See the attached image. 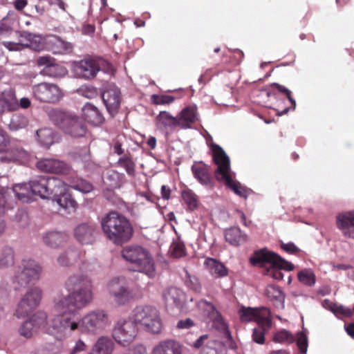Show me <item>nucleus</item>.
<instances>
[{
	"label": "nucleus",
	"instance_id": "nucleus-1",
	"mask_svg": "<svg viewBox=\"0 0 354 354\" xmlns=\"http://www.w3.org/2000/svg\"><path fill=\"white\" fill-rule=\"evenodd\" d=\"M65 287L69 292L67 296L55 299L59 310L73 309L75 311L88 306L93 300V281L87 275L75 274L69 277Z\"/></svg>",
	"mask_w": 354,
	"mask_h": 354
},
{
	"label": "nucleus",
	"instance_id": "nucleus-2",
	"mask_svg": "<svg viewBox=\"0 0 354 354\" xmlns=\"http://www.w3.org/2000/svg\"><path fill=\"white\" fill-rule=\"evenodd\" d=\"M209 147L212 151L213 161L217 165V169L214 172L216 180L223 183L236 195L247 198L250 194V190L242 186L240 183L233 180L231 175L230 160L223 149L218 145L213 142Z\"/></svg>",
	"mask_w": 354,
	"mask_h": 354
},
{
	"label": "nucleus",
	"instance_id": "nucleus-3",
	"mask_svg": "<svg viewBox=\"0 0 354 354\" xmlns=\"http://www.w3.org/2000/svg\"><path fill=\"white\" fill-rule=\"evenodd\" d=\"M101 226L106 237L116 245L129 241L133 234L129 220L116 211L106 214L102 218Z\"/></svg>",
	"mask_w": 354,
	"mask_h": 354
},
{
	"label": "nucleus",
	"instance_id": "nucleus-4",
	"mask_svg": "<svg viewBox=\"0 0 354 354\" xmlns=\"http://www.w3.org/2000/svg\"><path fill=\"white\" fill-rule=\"evenodd\" d=\"M13 21L8 17H4L0 22V38L12 35L14 40L3 41V45L10 51L21 50L26 47H30L35 50L42 48L41 37L26 31H14Z\"/></svg>",
	"mask_w": 354,
	"mask_h": 354
},
{
	"label": "nucleus",
	"instance_id": "nucleus-5",
	"mask_svg": "<svg viewBox=\"0 0 354 354\" xmlns=\"http://www.w3.org/2000/svg\"><path fill=\"white\" fill-rule=\"evenodd\" d=\"M55 310L59 314L53 319H47V326L44 327L46 333L65 338L73 331H80V319L77 317V312L73 309L59 310L55 301Z\"/></svg>",
	"mask_w": 354,
	"mask_h": 354
},
{
	"label": "nucleus",
	"instance_id": "nucleus-6",
	"mask_svg": "<svg viewBox=\"0 0 354 354\" xmlns=\"http://www.w3.org/2000/svg\"><path fill=\"white\" fill-rule=\"evenodd\" d=\"M250 263L254 266L266 267V274L277 280H281L283 277L281 270L291 271L294 269L292 263L266 249L255 252L250 258Z\"/></svg>",
	"mask_w": 354,
	"mask_h": 354
},
{
	"label": "nucleus",
	"instance_id": "nucleus-7",
	"mask_svg": "<svg viewBox=\"0 0 354 354\" xmlns=\"http://www.w3.org/2000/svg\"><path fill=\"white\" fill-rule=\"evenodd\" d=\"M122 257L129 262L134 271L145 273L149 277L155 275V266L149 252L139 245H130L122 250Z\"/></svg>",
	"mask_w": 354,
	"mask_h": 354
},
{
	"label": "nucleus",
	"instance_id": "nucleus-8",
	"mask_svg": "<svg viewBox=\"0 0 354 354\" xmlns=\"http://www.w3.org/2000/svg\"><path fill=\"white\" fill-rule=\"evenodd\" d=\"M42 268L33 259H24L17 266L12 279L15 289L25 288L40 278Z\"/></svg>",
	"mask_w": 354,
	"mask_h": 354
},
{
	"label": "nucleus",
	"instance_id": "nucleus-9",
	"mask_svg": "<svg viewBox=\"0 0 354 354\" xmlns=\"http://www.w3.org/2000/svg\"><path fill=\"white\" fill-rule=\"evenodd\" d=\"M134 323L144 326L145 330L153 333H158L162 328L158 310L151 306H137L131 316Z\"/></svg>",
	"mask_w": 354,
	"mask_h": 354
},
{
	"label": "nucleus",
	"instance_id": "nucleus-10",
	"mask_svg": "<svg viewBox=\"0 0 354 354\" xmlns=\"http://www.w3.org/2000/svg\"><path fill=\"white\" fill-rule=\"evenodd\" d=\"M108 313L102 309L91 310L80 319V332L84 334L97 335L110 324Z\"/></svg>",
	"mask_w": 354,
	"mask_h": 354
},
{
	"label": "nucleus",
	"instance_id": "nucleus-11",
	"mask_svg": "<svg viewBox=\"0 0 354 354\" xmlns=\"http://www.w3.org/2000/svg\"><path fill=\"white\" fill-rule=\"evenodd\" d=\"M68 187L84 193L90 192L93 189L92 185L82 179H79L76 182H72L68 185L59 178L48 176L46 198H52L56 201L57 198L68 190Z\"/></svg>",
	"mask_w": 354,
	"mask_h": 354
},
{
	"label": "nucleus",
	"instance_id": "nucleus-12",
	"mask_svg": "<svg viewBox=\"0 0 354 354\" xmlns=\"http://www.w3.org/2000/svg\"><path fill=\"white\" fill-rule=\"evenodd\" d=\"M138 332V326L129 317L118 321L113 330V337L115 341L122 346H129L136 338Z\"/></svg>",
	"mask_w": 354,
	"mask_h": 354
},
{
	"label": "nucleus",
	"instance_id": "nucleus-13",
	"mask_svg": "<svg viewBox=\"0 0 354 354\" xmlns=\"http://www.w3.org/2000/svg\"><path fill=\"white\" fill-rule=\"evenodd\" d=\"M35 99L46 104L58 103L64 97V92L58 85L50 82H41L32 86Z\"/></svg>",
	"mask_w": 354,
	"mask_h": 354
},
{
	"label": "nucleus",
	"instance_id": "nucleus-14",
	"mask_svg": "<svg viewBox=\"0 0 354 354\" xmlns=\"http://www.w3.org/2000/svg\"><path fill=\"white\" fill-rule=\"evenodd\" d=\"M46 326H47V315L44 312L39 311L21 325L19 328V333L21 336L29 339L33 336L37 330L46 333L44 329Z\"/></svg>",
	"mask_w": 354,
	"mask_h": 354
},
{
	"label": "nucleus",
	"instance_id": "nucleus-15",
	"mask_svg": "<svg viewBox=\"0 0 354 354\" xmlns=\"http://www.w3.org/2000/svg\"><path fill=\"white\" fill-rule=\"evenodd\" d=\"M107 290L110 296L118 305H124L132 298V294L123 280L114 277L107 283Z\"/></svg>",
	"mask_w": 354,
	"mask_h": 354
},
{
	"label": "nucleus",
	"instance_id": "nucleus-16",
	"mask_svg": "<svg viewBox=\"0 0 354 354\" xmlns=\"http://www.w3.org/2000/svg\"><path fill=\"white\" fill-rule=\"evenodd\" d=\"M42 292L40 288L35 287L28 290L20 301L16 313L18 317L27 316L40 303Z\"/></svg>",
	"mask_w": 354,
	"mask_h": 354
},
{
	"label": "nucleus",
	"instance_id": "nucleus-17",
	"mask_svg": "<svg viewBox=\"0 0 354 354\" xmlns=\"http://www.w3.org/2000/svg\"><path fill=\"white\" fill-rule=\"evenodd\" d=\"M193 347L201 348L200 354H226V348L223 342L209 339V335L199 337L193 344Z\"/></svg>",
	"mask_w": 354,
	"mask_h": 354
},
{
	"label": "nucleus",
	"instance_id": "nucleus-18",
	"mask_svg": "<svg viewBox=\"0 0 354 354\" xmlns=\"http://www.w3.org/2000/svg\"><path fill=\"white\" fill-rule=\"evenodd\" d=\"M102 98L107 111L114 116L119 111L121 103V92L114 84H109L102 94Z\"/></svg>",
	"mask_w": 354,
	"mask_h": 354
},
{
	"label": "nucleus",
	"instance_id": "nucleus-19",
	"mask_svg": "<svg viewBox=\"0 0 354 354\" xmlns=\"http://www.w3.org/2000/svg\"><path fill=\"white\" fill-rule=\"evenodd\" d=\"M239 315L242 322H255L257 324L271 317L270 310L266 307L241 306L239 310Z\"/></svg>",
	"mask_w": 354,
	"mask_h": 354
},
{
	"label": "nucleus",
	"instance_id": "nucleus-20",
	"mask_svg": "<svg viewBox=\"0 0 354 354\" xmlns=\"http://www.w3.org/2000/svg\"><path fill=\"white\" fill-rule=\"evenodd\" d=\"M36 166L42 172L56 174H68L71 167L65 162L56 158H43L38 160Z\"/></svg>",
	"mask_w": 354,
	"mask_h": 354
},
{
	"label": "nucleus",
	"instance_id": "nucleus-21",
	"mask_svg": "<svg viewBox=\"0 0 354 354\" xmlns=\"http://www.w3.org/2000/svg\"><path fill=\"white\" fill-rule=\"evenodd\" d=\"M194 177L203 185L213 188L216 177L212 175L211 167L203 162H196L192 166Z\"/></svg>",
	"mask_w": 354,
	"mask_h": 354
},
{
	"label": "nucleus",
	"instance_id": "nucleus-22",
	"mask_svg": "<svg viewBox=\"0 0 354 354\" xmlns=\"http://www.w3.org/2000/svg\"><path fill=\"white\" fill-rule=\"evenodd\" d=\"M100 62L101 61L93 59H82L76 66V73L80 77L93 79L100 70Z\"/></svg>",
	"mask_w": 354,
	"mask_h": 354
},
{
	"label": "nucleus",
	"instance_id": "nucleus-23",
	"mask_svg": "<svg viewBox=\"0 0 354 354\" xmlns=\"http://www.w3.org/2000/svg\"><path fill=\"white\" fill-rule=\"evenodd\" d=\"M47 49L55 55H67L72 53L73 45L60 37L50 35L46 38Z\"/></svg>",
	"mask_w": 354,
	"mask_h": 354
},
{
	"label": "nucleus",
	"instance_id": "nucleus-24",
	"mask_svg": "<svg viewBox=\"0 0 354 354\" xmlns=\"http://www.w3.org/2000/svg\"><path fill=\"white\" fill-rule=\"evenodd\" d=\"M96 225L92 223H82L74 229V237L82 244H91L95 240Z\"/></svg>",
	"mask_w": 354,
	"mask_h": 354
},
{
	"label": "nucleus",
	"instance_id": "nucleus-25",
	"mask_svg": "<svg viewBox=\"0 0 354 354\" xmlns=\"http://www.w3.org/2000/svg\"><path fill=\"white\" fill-rule=\"evenodd\" d=\"M337 226L344 236L354 239V213L339 214L336 219Z\"/></svg>",
	"mask_w": 354,
	"mask_h": 354
},
{
	"label": "nucleus",
	"instance_id": "nucleus-26",
	"mask_svg": "<svg viewBox=\"0 0 354 354\" xmlns=\"http://www.w3.org/2000/svg\"><path fill=\"white\" fill-rule=\"evenodd\" d=\"M183 346L176 340L168 339L160 342L153 350L152 354H182Z\"/></svg>",
	"mask_w": 354,
	"mask_h": 354
},
{
	"label": "nucleus",
	"instance_id": "nucleus-27",
	"mask_svg": "<svg viewBox=\"0 0 354 354\" xmlns=\"http://www.w3.org/2000/svg\"><path fill=\"white\" fill-rule=\"evenodd\" d=\"M69 235L65 232L51 231L44 234L42 239L45 245L52 248L64 246L69 241Z\"/></svg>",
	"mask_w": 354,
	"mask_h": 354
},
{
	"label": "nucleus",
	"instance_id": "nucleus-28",
	"mask_svg": "<svg viewBox=\"0 0 354 354\" xmlns=\"http://www.w3.org/2000/svg\"><path fill=\"white\" fill-rule=\"evenodd\" d=\"M179 128L189 129L198 120L197 108L196 106H188L184 108L178 115Z\"/></svg>",
	"mask_w": 354,
	"mask_h": 354
},
{
	"label": "nucleus",
	"instance_id": "nucleus-29",
	"mask_svg": "<svg viewBox=\"0 0 354 354\" xmlns=\"http://www.w3.org/2000/svg\"><path fill=\"white\" fill-rule=\"evenodd\" d=\"M19 107L15 92L12 88H8L0 93V115L5 111H12Z\"/></svg>",
	"mask_w": 354,
	"mask_h": 354
},
{
	"label": "nucleus",
	"instance_id": "nucleus-30",
	"mask_svg": "<svg viewBox=\"0 0 354 354\" xmlns=\"http://www.w3.org/2000/svg\"><path fill=\"white\" fill-rule=\"evenodd\" d=\"M162 297L167 304L179 306L185 300V294L180 288L171 286L163 291Z\"/></svg>",
	"mask_w": 354,
	"mask_h": 354
},
{
	"label": "nucleus",
	"instance_id": "nucleus-31",
	"mask_svg": "<svg viewBox=\"0 0 354 354\" xmlns=\"http://www.w3.org/2000/svg\"><path fill=\"white\" fill-rule=\"evenodd\" d=\"M82 117L88 123L95 126L102 124L104 121L102 114L91 103H86L82 108Z\"/></svg>",
	"mask_w": 354,
	"mask_h": 354
},
{
	"label": "nucleus",
	"instance_id": "nucleus-32",
	"mask_svg": "<svg viewBox=\"0 0 354 354\" xmlns=\"http://www.w3.org/2000/svg\"><path fill=\"white\" fill-rule=\"evenodd\" d=\"M48 117L50 121L59 129L64 131L66 125L70 122L72 114L57 109H53L48 111Z\"/></svg>",
	"mask_w": 354,
	"mask_h": 354
},
{
	"label": "nucleus",
	"instance_id": "nucleus-33",
	"mask_svg": "<svg viewBox=\"0 0 354 354\" xmlns=\"http://www.w3.org/2000/svg\"><path fill=\"white\" fill-rule=\"evenodd\" d=\"M258 326L252 330V340L258 344L265 343V335L270 330L272 326L271 317L257 324Z\"/></svg>",
	"mask_w": 354,
	"mask_h": 354
},
{
	"label": "nucleus",
	"instance_id": "nucleus-34",
	"mask_svg": "<svg viewBox=\"0 0 354 354\" xmlns=\"http://www.w3.org/2000/svg\"><path fill=\"white\" fill-rule=\"evenodd\" d=\"M64 131L73 137H82L85 135L86 129L80 119L72 115Z\"/></svg>",
	"mask_w": 354,
	"mask_h": 354
},
{
	"label": "nucleus",
	"instance_id": "nucleus-35",
	"mask_svg": "<svg viewBox=\"0 0 354 354\" xmlns=\"http://www.w3.org/2000/svg\"><path fill=\"white\" fill-rule=\"evenodd\" d=\"M125 176L115 170H108L104 175L103 182L106 187L120 188L125 183Z\"/></svg>",
	"mask_w": 354,
	"mask_h": 354
},
{
	"label": "nucleus",
	"instance_id": "nucleus-36",
	"mask_svg": "<svg viewBox=\"0 0 354 354\" xmlns=\"http://www.w3.org/2000/svg\"><path fill=\"white\" fill-rule=\"evenodd\" d=\"M48 178V176H38L29 182L32 194L38 195L42 198H46Z\"/></svg>",
	"mask_w": 354,
	"mask_h": 354
},
{
	"label": "nucleus",
	"instance_id": "nucleus-37",
	"mask_svg": "<svg viewBox=\"0 0 354 354\" xmlns=\"http://www.w3.org/2000/svg\"><path fill=\"white\" fill-rule=\"evenodd\" d=\"M80 257V252L74 248H68L57 257L60 266L68 267L75 264Z\"/></svg>",
	"mask_w": 354,
	"mask_h": 354
},
{
	"label": "nucleus",
	"instance_id": "nucleus-38",
	"mask_svg": "<svg viewBox=\"0 0 354 354\" xmlns=\"http://www.w3.org/2000/svg\"><path fill=\"white\" fill-rule=\"evenodd\" d=\"M225 241L230 245L237 246L246 241L247 236L239 227H231L225 232Z\"/></svg>",
	"mask_w": 354,
	"mask_h": 354
},
{
	"label": "nucleus",
	"instance_id": "nucleus-39",
	"mask_svg": "<svg viewBox=\"0 0 354 354\" xmlns=\"http://www.w3.org/2000/svg\"><path fill=\"white\" fill-rule=\"evenodd\" d=\"M113 350L112 340L106 337H100L89 354H111Z\"/></svg>",
	"mask_w": 354,
	"mask_h": 354
},
{
	"label": "nucleus",
	"instance_id": "nucleus-40",
	"mask_svg": "<svg viewBox=\"0 0 354 354\" xmlns=\"http://www.w3.org/2000/svg\"><path fill=\"white\" fill-rule=\"evenodd\" d=\"M204 265L210 273L216 277H223L227 275V269L225 266L212 258H207Z\"/></svg>",
	"mask_w": 354,
	"mask_h": 354
},
{
	"label": "nucleus",
	"instance_id": "nucleus-41",
	"mask_svg": "<svg viewBox=\"0 0 354 354\" xmlns=\"http://www.w3.org/2000/svg\"><path fill=\"white\" fill-rule=\"evenodd\" d=\"M156 120L165 129L173 131L177 127L179 128L177 115L173 117L167 111H160L156 117Z\"/></svg>",
	"mask_w": 354,
	"mask_h": 354
},
{
	"label": "nucleus",
	"instance_id": "nucleus-42",
	"mask_svg": "<svg viewBox=\"0 0 354 354\" xmlns=\"http://www.w3.org/2000/svg\"><path fill=\"white\" fill-rule=\"evenodd\" d=\"M55 201L60 207L64 209L68 214L75 212L78 207L77 203L72 197L71 194L68 192V191L57 198Z\"/></svg>",
	"mask_w": 354,
	"mask_h": 354
},
{
	"label": "nucleus",
	"instance_id": "nucleus-43",
	"mask_svg": "<svg viewBox=\"0 0 354 354\" xmlns=\"http://www.w3.org/2000/svg\"><path fill=\"white\" fill-rule=\"evenodd\" d=\"M15 196L21 201L29 203L31 201L32 192L28 184H17L12 188Z\"/></svg>",
	"mask_w": 354,
	"mask_h": 354
},
{
	"label": "nucleus",
	"instance_id": "nucleus-44",
	"mask_svg": "<svg viewBox=\"0 0 354 354\" xmlns=\"http://www.w3.org/2000/svg\"><path fill=\"white\" fill-rule=\"evenodd\" d=\"M66 71V69L64 66L58 64L55 61L50 67L44 68L41 71V74L50 77L57 78L65 75Z\"/></svg>",
	"mask_w": 354,
	"mask_h": 354
},
{
	"label": "nucleus",
	"instance_id": "nucleus-45",
	"mask_svg": "<svg viewBox=\"0 0 354 354\" xmlns=\"http://www.w3.org/2000/svg\"><path fill=\"white\" fill-rule=\"evenodd\" d=\"M36 134L38 141L46 147H49L54 142L53 131L50 128L38 129Z\"/></svg>",
	"mask_w": 354,
	"mask_h": 354
},
{
	"label": "nucleus",
	"instance_id": "nucleus-46",
	"mask_svg": "<svg viewBox=\"0 0 354 354\" xmlns=\"http://www.w3.org/2000/svg\"><path fill=\"white\" fill-rule=\"evenodd\" d=\"M15 261V254L12 248L5 246L0 252V268L12 266Z\"/></svg>",
	"mask_w": 354,
	"mask_h": 354
},
{
	"label": "nucleus",
	"instance_id": "nucleus-47",
	"mask_svg": "<svg viewBox=\"0 0 354 354\" xmlns=\"http://www.w3.org/2000/svg\"><path fill=\"white\" fill-rule=\"evenodd\" d=\"M118 164L125 169L129 176H134L136 175V163L130 156H124L120 158Z\"/></svg>",
	"mask_w": 354,
	"mask_h": 354
},
{
	"label": "nucleus",
	"instance_id": "nucleus-48",
	"mask_svg": "<svg viewBox=\"0 0 354 354\" xmlns=\"http://www.w3.org/2000/svg\"><path fill=\"white\" fill-rule=\"evenodd\" d=\"M63 344L61 339H54L53 342H46L42 346L44 354H59L62 352Z\"/></svg>",
	"mask_w": 354,
	"mask_h": 354
},
{
	"label": "nucleus",
	"instance_id": "nucleus-49",
	"mask_svg": "<svg viewBox=\"0 0 354 354\" xmlns=\"http://www.w3.org/2000/svg\"><path fill=\"white\" fill-rule=\"evenodd\" d=\"M182 198L189 210L193 211L198 207V201L197 196L192 190L183 191Z\"/></svg>",
	"mask_w": 354,
	"mask_h": 354
},
{
	"label": "nucleus",
	"instance_id": "nucleus-50",
	"mask_svg": "<svg viewBox=\"0 0 354 354\" xmlns=\"http://www.w3.org/2000/svg\"><path fill=\"white\" fill-rule=\"evenodd\" d=\"M297 277L299 281L306 286H313L316 281L315 274L310 269L301 270L298 272Z\"/></svg>",
	"mask_w": 354,
	"mask_h": 354
},
{
	"label": "nucleus",
	"instance_id": "nucleus-51",
	"mask_svg": "<svg viewBox=\"0 0 354 354\" xmlns=\"http://www.w3.org/2000/svg\"><path fill=\"white\" fill-rule=\"evenodd\" d=\"M273 86L281 93L285 94L287 97V98L288 99L289 102H290L291 104V107L290 109L292 110H295V106H296V102L295 100L292 98V95H291V92L288 89L286 88L285 86H282V85H280L277 83H274L273 84ZM290 110V108H285L284 109H283L282 111H278L277 112V115H285Z\"/></svg>",
	"mask_w": 354,
	"mask_h": 354
},
{
	"label": "nucleus",
	"instance_id": "nucleus-52",
	"mask_svg": "<svg viewBox=\"0 0 354 354\" xmlns=\"http://www.w3.org/2000/svg\"><path fill=\"white\" fill-rule=\"evenodd\" d=\"M266 295L272 301H283L284 296L283 292L279 286L274 285H269L266 287L265 291Z\"/></svg>",
	"mask_w": 354,
	"mask_h": 354
},
{
	"label": "nucleus",
	"instance_id": "nucleus-53",
	"mask_svg": "<svg viewBox=\"0 0 354 354\" xmlns=\"http://www.w3.org/2000/svg\"><path fill=\"white\" fill-rule=\"evenodd\" d=\"M272 340L277 343L290 344L294 342L295 339L289 331L282 329L274 333Z\"/></svg>",
	"mask_w": 354,
	"mask_h": 354
},
{
	"label": "nucleus",
	"instance_id": "nucleus-54",
	"mask_svg": "<svg viewBox=\"0 0 354 354\" xmlns=\"http://www.w3.org/2000/svg\"><path fill=\"white\" fill-rule=\"evenodd\" d=\"M27 124V119L24 116L15 115L11 119L10 128L12 130H18L26 127Z\"/></svg>",
	"mask_w": 354,
	"mask_h": 354
},
{
	"label": "nucleus",
	"instance_id": "nucleus-55",
	"mask_svg": "<svg viewBox=\"0 0 354 354\" xmlns=\"http://www.w3.org/2000/svg\"><path fill=\"white\" fill-rule=\"evenodd\" d=\"M174 97L168 95H153L151 102L156 105L169 104L174 101Z\"/></svg>",
	"mask_w": 354,
	"mask_h": 354
},
{
	"label": "nucleus",
	"instance_id": "nucleus-56",
	"mask_svg": "<svg viewBox=\"0 0 354 354\" xmlns=\"http://www.w3.org/2000/svg\"><path fill=\"white\" fill-rule=\"evenodd\" d=\"M331 310L336 315H340L344 317H351L353 315L352 309L342 305L333 304L331 307Z\"/></svg>",
	"mask_w": 354,
	"mask_h": 354
},
{
	"label": "nucleus",
	"instance_id": "nucleus-57",
	"mask_svg": "<svg viewBox=\"0 0 354 354\" xmlns=\"http://www.w3.org/2000/svg\"><path fill=\"white\" fill-rule=\"evenodd\" d=\"M297 345L301 353L306 354L308 348V339L303 332L299 333L297 335Z\"/></svg>",
	"mask_w": 354,
	"mask_h": 354
},
{
	"label": "nucleus",
	"instance_id": "nucleus-58",
	"mask_svg": "<svg viewBox=\"0 0 354 354\" xmlns=\"http://www.w3.org/2000/svg\"><path fill=\"white\" fill-rule=\"evenodd\" d=\"M82 95L87 98L92 99L96 97L98 94L96 88L92 86H84L80 88Z\"/></svg>",
	"mask_w": 354,
	"mask_h": 354
},
{
	"label": "nucleus",
	"instance_id": "nucleus-59",
	"mask_svg": "<svg viewBox=\"0 0 354 354\" xmlns=\"http://www.w3.org/2000/svg\"><path fill=\"white\" fill-rule=\"evenodd\" d=\"M55 59L50 55L39 57L36 60V64L38 66H44V68L50 67V66L55 62Z\"/></svg>",
	"mask_w": 354,
	"mask_h": 354
},
{
	"label": "nucleus",
	"instance_id": "nucleus-60",
	"mask_svg": "<svg viewBox=\"0 0 354 354\" xmlns=\"http://www.w3.org/2000/svg\"><path fill=\"white\" fill-rule=\"evenodd\" d=\"M185 255V247L181 243H176L172 249V256L176 258H180Z\"/></svg>",
	"mask_w": 354,
	"mask_h": 354
},
{
	"label": "nucleus",
	"instance_id": "nucleus-61",
	"mask_svg": "<svg viewBox=\"0 0 354 354\" xmlns=\"http://www.w3.org/2000/svg\"><path fill=\"white\" fill-rule=\"evenodd\" d=\"M115 188H111L109 187H106L103 190V196L110 202L113 203H115L118 200V197L114 192V189Z\"/></svg>",
	"mask_w": 354,
	"mask_h": 354
},
{
	"label": "nucleus",
	"instance_id": "nucleus-62",
	"mask_svg": "<svg viewBox=\"0 0 354 354\" xmlns=\"http://www.w3.org/2000/svg\"><path fill=\"white\" fill-rule=\"evenodd\" d=\"M87 346L86 344L81 339L76 342L75 346L71 351V354H76L80 352L86 351Z\"/></svg>",
	"mask_w": 354,
	"mask_h": 354
},
{
	"label": "nucleus",
	"instance_id": "nucleus-63",
	"mask_svg": "<svg viewBox=\"0 0 354 354\" xmlns=\"http://www.w3.org/2000/svg\"><path fill=\"white\" fill-rule=\"evenodd\" d=\"M281 248L290 254H295L299 250L297 246L292 243H282Z\"/></svg>",
	"mask_w": 354,
	"mask_h": 354
},
{
	"label": "nucleus",
	"instance_id": "nucleus-64",
	"mask_svg": "<svg viewBox=\"0 0 354 354\" xmlns=\"http://www.w3.org/2000/svg\"><path fill=\"white\" fill-rule=\"evenodd\" d=\"M145 348L142 345H137L126 351L124 354H144Z\"/></svg>",
	"mask_w": 354,
	"mask_h": 354
}]
</instances>
